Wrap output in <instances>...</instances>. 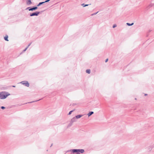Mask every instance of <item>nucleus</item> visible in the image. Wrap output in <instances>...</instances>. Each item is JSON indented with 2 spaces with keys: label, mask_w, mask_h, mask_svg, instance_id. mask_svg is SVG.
Wrapping results in <instances>:
<instances>
[{
  "label": "nucleus",
  "mask_w": 154,
  "mask_h": 154,
  "mask_svg": "<svg viewBox=\"0 0 154 154\" xmlns=\"http://www.w3.org/2000/svg\"><path fill=\"white\" fill-rule=\"evenodd\" d=\"M94 113V112H89L88 114V116H91V115H92V114H93Z\"/></svg>",
  "instance_id": "obj_9"
},
{
  "label": "nucleus",
  "mask_w": 154,
  "mask_h": 154,
  "mask_svg": "<svg viewBox=\"0 0 154 154\" xmlns=\"http://www.w3.org/2000/svg\"><path fill=\"white\" fill-rule=\"evenodd\" d=\"M73 111H72H72H70L69 112V115H70V114H71V113H72V112Z\"/></svg>",
  "instance_id": "obj_16"
},
{
  "label": "nucleus",
  "mask_w": 154,
  "mask_h": 154,
  "mask_svg": "<svg viewBox=\"0 0 154 154\" xmlns=\"http://www.w3.org/2000/svg\"><path fill=\"white\" fill-rule=\"evenodd\" d=\"M88 5H85L84 7H85V6H88Z\"/></svg>",
  "instance_id": "obj_19"
},
{
  "label": "nucleus",
  "mask_w": 154,
  "mask_h": 154,
  "mask_svg": "<svg viewBox=\"0 0 154 154\" xmlns=\"http://www.w3.org/2000/svg\"><path fill=\"white\" fill-rule=\"evenodd\" d=\"M73 153H75V154H80V152L83 153L84 152V150L83 149H73L72 150Z\"/></svg>",
  "instance_id": "obj_2"
},
{
  "label": "nucleus",
  "mask_w": 154,
  "mask_h": 154,
  "mask_svg": "<svg viewBox=\"0 0 154 154\" xmlns=\"http://www.w3.org/2000/svg\"><path fill=\"white\" fill-rule=\"evenodd\" d=\"M13 87H15V86H13Z\"/></svg>",
  "instance_id": "obj_21"
},
{
  "label": "nucleus",
  "mask_w": 154,
  "mask_h": 154,
  "mask_svg": "<svg viewBox=\"0 0 154 154\" xmlns=\"http://www.w3.org/2000/svg\"><path fill=\"white\" fill-rule=\"evenodd\" d=\"M116 24H114L113 26V28H115V27H116Z\"/></svg>",
  "instance_id": "obj_15"
},
{
  "label": "nucleus",
  "mask_w": 154,
  "mask_h": 154,
  "mask_svg": "<svg viewBox=\"0 0 154 154\" xmlns=\"http://www.w3.org/2000/svg\"><path fill=\"white\" fill-rule=\"evenodd\" d=\"M1 108L2 109H5V107L4 106H2Z\"/></svg>",
  "instance_id": "obj_17"
},
{
  "label": "nucleus",
  "mask_w": 154,
  "mask_h": 154,
  "mask_svg": "<svg viewBox=\"0 0 154 154\" xmlns=\"http://www.w3.org/2000/svg\"><path fill=\"white\" fill-rule=\"evenodd\" d=\"M8 35H6L4 37V39H5V40L8 41Z\"/></svg>",
  "instance_id": "obj_8"
},
{
  "label": "nucleus",
  "mask_w": 154,
  "mask_h": 154,
  "mask_svg": "<svg viewBox=\"0 0 154 154\" xmlns=\"http://www.w3.org/2000/svg\"><path fill=\"white\" fill-rule=\"evenodd\" d=\"M39 12H36L35 13H32L30 14V16H37L39 14Z\"/></svg>",
  "instance_id": "obj_3"
},
{
  "label": "nucleus",
  "mask_w": 154,
  "mask_h": 154,
  "mask_svg": "<svg viewBox=\"0 0 154 154\" xmlns=\"http://www.w3.org/2000/svg\"><path fill=\"white\" fill-rule=\"evenodd\" d=\"M26 3L27 5H29L32 4V2L31 1V0H28L26 2Z\"/></svg>",
  "instance_id": "obj_7"
},
{
  "label": "nucleus",
  "mask_w": 154,
  "mask_h": 154,
  "mask_svg": "<svg viewBox=\"0 0 154 154\" xmlns=\"http://www.w3.org/2000/svg\"><path fill=\"white\" fill-rule=\"evenodd\" d=\"M133 24H134V23H131V24H130V23H127V24L129 26H130L132 25H133Z\"/></svg>",
  "instance_id": "obj_12"
},
{
  "label": "nucleus",
  "mask_w": 154,
  "mask_h": 154,
  "mask_svg": "<svg viewBox=\"0 0 154 154\" xmlns=\"http://www.w3.org/2000/svg\"><path fill=\"white\" fill-rule=\"evenodd\" d=\"M86 72L88 74L90 73V70L89 69H88L86 70Z\"/></svg>",
  "instance_id": "obj_11"
},
{
  "label": "nucleus",
  "mask_w": 154,
  "mask_h": 154,
  "mask_svg": "<svg viewBox=\"0 0 154 154\" xmlns=\"http://www.w3.org/2000/svg\"><path fill=\"white\" fill-rule=\"evenodd\" d=\"M22 84L26 86L29 87V83L27 82H22Z\"/></svg>",
  "instance_id": "obj_4"
},
{
  "label": "nucleus",
  "mask_w": 154,
  "mask_h": 154,
  "mask_svg": "<svg viewBox=\"0 0 154 154\" xmlns=\"http://www.w3.org/2000/svg\"><path fill=\"white\" fill-rule=\"evenodd\" d=\"M98 11L97 13H94V14H91V16H93L94 15H96V14H97L98 13Z\"/></svg>",
  "instance_id": "obj_13"
},
{
  "label": "nucleus",
  "mask_w": 154,
  "mask_h": 154,
  "mask_svg": "<svg viewBox=\"0 0 154 154\" xmlns=\"http://www.w3.org/2000/svg\"><path fill=\"white\" fill-rule=\"evenodd\" d=\"M29 45H28V46L27 48H26V49H25V50H23V51H26V50H27V48H28V47L29 46Z\"/></svg>",
  "instance_id": "obj_14"
},
{
  "label": "nucleus",
  "mask_w": 154,
  "mask_h": 154,
  "mask_svg": "<svg viewBox=\"0 0 154 154\" xmlns=\"http://www.w3.org/2000/svg\"><path fill=\"white\" fill-rule=\"evenodd\" d=\"M50 0H46V1L45 2H40L37 5V6H39L40 5H41L42 4L45 3V2H48Z\"/></svg>",
  "instance_id": "obj_5"
},
{
  "label": "nucleus",
  "mask_w": 154,
  "mask_h": 154,
  "mask_svg": "<svg viewBox=\"0 0 154 154\" xmlns=\"http://www.w3.org/2000/svg\"><path fill=\"white\" fill-rule=\"evenodd\" d=\"M82 116L81 115H79L76 116V118L77 119H79Z\"/></svg>",
  "instance_id": "obj_10"
},
{
  "label": "nucleus",
  "mask_w": 154,
  "mask_h": 154,
  "mask_svg": "<svg viewBox=\"0 0 154 154\" xmlns=\"http://www.w3.org/2000/svg\"><path fill=\"white\" fill-rule=\"evenodd\" d=\"M82 6H84V4H82Z\"/></svg>",
  "instance_id": "obj_20"
},
{
  "label": "nucleus",
  "mask_w": 154,
  "mask_h": 154,
  "mask_svg": "<svg viewBox=\"0 0 154 154\" xmlns=\"http://www.w3.org/2000/svg\"><path fill=\"white\" fill-rule=\"evenodd\" d=\"M108 59H107L106 60V61H105V62H106L108 61Z\"/></svg>",
  "instance_id": "obj_18"
},
{
  "label": "nucleus",
  "mask_w": 154,
  "mask_h": 154,
  "mask_svg": "<svg viewBox=\"0 0 154 154\" xmlns=\"http://www.w3.org/2000/svg\"><path fill=\"white\" fill-rule=\"evenodd\" d=\"M37 9V7H34L32 8H30L29 9V11H33V10H35Z\"/></svg>",
  "instance_id": "obj_6"
},
{
  "label": "nucleus",
  "mask_w": 154,
  "mask_h": 154,
  "mask_svg": "<svg viewBox=\"0 0 154 154\" xmlns=\"http://www.w3.org/2000/svg\"><path fill=\"white\" fill-rule=\"evenodd\" d=\"M10 94L8 92H2L0 93V99H5Z\"/></svg>",
  "instance_id": "obj_1"
}]
</instances>
